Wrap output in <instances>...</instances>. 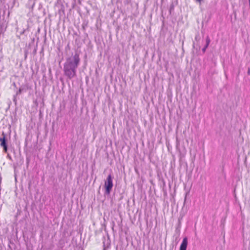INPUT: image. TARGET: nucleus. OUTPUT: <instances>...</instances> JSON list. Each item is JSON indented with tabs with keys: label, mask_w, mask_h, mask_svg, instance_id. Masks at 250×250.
Here are the masks:
<instances>
[{
	"label": "nucleus",
	"mask_w": 250,
	"mask_h": 250,
	"mask_svg": "<svg viewBox=\"0 0 250 250\" xmlns=\"http://www.w3.org/2000/svg\"><path fill=\"white\" fill-rule=\"evenodd\" d=\"M80 62L79 54L76 52L74 55L66 58L64 63V75L69 79H71L76 76L77 68Z\"/></svg>",
	"instance_id": "nucleus-1"
},
{
	"label": "nucleus",
	"mask_w": 250,
	"mask_h": 250,
	"mask_svg": "<svg viewBox=\"0 0 250 250\" xmlns=\"http://www.w3.org/2000/svg\"><path fill=\"white\" fill-rule=\"evenodd\" d=\"M113 177L111 174H109L104 182V187L105 188V194L108 195L110 193L112 188L113 186Z\"/></svg>",
	"instance_id": "nucleus-2"
},
{
	"label": "nucleus",
	"mask_w": 250,
	"mask_h": 250,
	"mask_svg": "<svg viewBox=\"0 0 250 250\" xmlns=\"http://www.w3.org/2000/svg\"><path fill=\"white\" fill-rule=\"evenodd\" d=\"M2 135V137H0V145L2 147L3 151L6 153L8 150V146L7 143V140L6 139V135L3 132Z\"/></svg>",
	"instance_id": "nucleus-3"
},
{
	"label": "nucleus",
	"mask_w": 250,
	"mask_h": 250,
	"mask_svg": "<svg viewBox=\"0 0 250 250\" xmlns=\"http://www.w3.org/2000/svg\"><path fill=\"white\" fill-rule=\"evenodd\" d=\"M103 248H110L111 245V241L109 237H108L107 238H106L105 237H103Z\"/></svg>",
	"instance_id": "nucleus-4"
},
{
	"label": "nucleus",
	"mask_w": 250,
	"mask_h": 250,
	"mask_svg": "<svg viewBox=\"0 0 250 250\" xmlns=\"http://www.w3.org/2000/svg\"><path fill=\"white\" fill-rule=\"evenodd\" d=\"M188 243L187 237L184 238L180 247V250H187Z\"/></svg>",
	"instance_id": "nucleus-5"
},
{
	"label": "nucleus",
	"mask_w": 250,
	"mask_h": 250,
	"mask_svg": "<svg viewBox=\"0 0 250 250\" xmlns=\"http://www.w3.org/2000/svg\"><path fill=\"white\" fill-rule=\"evenodd\" d=\"M6 28V23L4 19L1 21L0 20V33L3 32V29Z\"/></svg>",
	"instance_id": "nucleus-6"
},
{
	"label": "nucleus",
	"mask_w": 250,
	"mask_h": 250,
	"mask_svg": "<svg viewBox=\"0 0 250 250\" xmlns=\"http://www.w3.org/2000/svg\"><path fill=\"white\" fill-rule=\"evenodd\" d=\"M210 39L208 37H207L206 38V44L205 46L202 48V51L203 53H205L206 49L208 48L209 43H210Z\"/></svg>",
	"instance_id": "nucleus-7"
},
{
	"label": "nucleus",
	"mask_w": 250,
	"mask_h": 250,
	"mask_svg": "<svg viewBox=\"0 0 250 250\" xmlns=\"http://www.w3.org/2000/svg\"><path fill=\"white\" fill-rule=\"evenodd\" d=\"M200 34L199 33H197L196 35H195V40L198 42L200 41Z\"/></svg>",
	"instance_id": "nucleus-8"
},
{
	"label": "nucleus",
	"mask_w": 250,
	"mask_h": 250,
	"mask_svg": "<svg viewBox=\"0 0 250 250\" xmlns=\"http://www.w3.org/2000/svg\"><path fill=\"white\" fill-rule=\"evenodd\" d=\"M36 0H29V2L32 3V8H33L35 4V1Z\"/></svg>",
	"instance_id": "nucleus-9"
},
{
	"label": "nucleus",
	"mask_w": 250,
	"mask_h": 250,
	"mask_svg": "<svg viewBox=\"0 0 250 250\" xmlns=\"http://www.w3.org/2000/svg\"><path fill=\"white\" fill-rule=\"evenodd\" d=\"M22 90H23V89H22V88H20L19 89V90L17 92L16 94H17V95H18V94H21V92H22Z\"/></svg>",
	"instance_id": "nucleus-10"
},
{
	"label": "nucleus",
	"mask_w": 250,
	"mask_h": 250,
	"mask_svg": "<svg viewBox=\"0 0 250 250\" xmlns=\"http://www.w3.org/2000/svg\"><path fill=\"white\" fill-rule=\"evenodd\" d=\"M180 142L178 140V138H176V147L178 148V146H179Z\"/></svg>",
	"instance_id": "nucleus-11"
},
{
	"label": "nucleus",
	"mask_w": 250,
	"mask_h": 250,
	"mask_svg": "<svg viewBox=\"0 0 250 250\" xmlns=\"http://www.w3.org/2000/svg\"><path fill=\"white\" fill-rule=\"evenodd\" d=\"M7 157L10 160H12V158L8 154L7 155Z\"/></svg>",
	"instance_id": "nucleus-12"
},
{
	"label": "nucleus",
	"mask_w": 250,
	"mask_h": 250,
	"mask_svg": "<svg viewBox=\"0 0 250 250\" xmlns=\"http://www.w3.org/2000/svg\"><path fill=\"white\" fill-rule=\"evenodd\" d=\"M248 74L250 75V68H248Z\"/></svg>",
	"instance_id": "nucleus-13"
},
{
	"label": "nucleus",
	"mask_w": 250,
	"mask_h": 250,
	"mask_svg": "<svg viewBox=\"0 0 250 250\" xmlns=\"http://www.w3.org/2000/svg\"><path fill=\"white\" fill-rule=\"evenodd\" d=\"M203 0H196V1L198 2H199V3H201V1H202Z\"/></svg>",
	"instance_id": "nucleus-14"
},
{
	"label": "nucleus",
	"mask_w": 250,
	"mask_h": 250,
	"mask_svg": "<svg viewBox=\"0 0 250 250\" xmlns=\"http://www.w3.org/2000/svg\"><path fill=\"white\" fill-rule=\"evenodd\" d=\"M108 249L107 248H103V250H107Z\"/></svg>",
	"instance_id": "nucleus-15"
},
{
	"label": "nucleus",
	"mask_w": 250,
	"mask_h": 250,
	"mask_svg": "<svg viewBox=\"0 0 250 250\" xmlns=\"http://www.w3.org/2000/svg\"><path fill=\"white\" fill-rule=\"evenodd\" d=\"M14 101L15 102H16L15 97L14 98Z\"/></svg>",
	"instance_id": "nucleus-16"
}]
</instances>
